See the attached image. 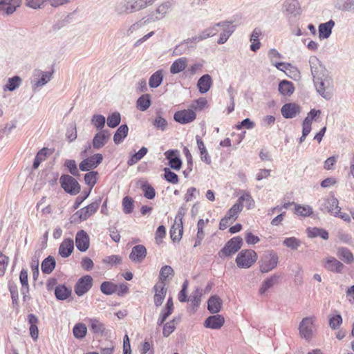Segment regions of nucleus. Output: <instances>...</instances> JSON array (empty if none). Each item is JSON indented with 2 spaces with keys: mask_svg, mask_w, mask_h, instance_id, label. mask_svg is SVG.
Instances as JSON below:
<instances>
[{
  "mask_svg": "<svg viewBox=\"0 0 354 354\" xmlns=\"http://www.w3.org/2000/svg\"><path fill=\"white\" fill-rule=\"evenodd\" d=\"M47 151L48 149L43 148L37 153L32 165L34 169L38 168L40 163L46 159Z\"/></svg>",
  "mask_w": 354,
  "mask_h": 354,
  "instance_id": "nucleus-55",
  "label": "nucleus"
},
{
  "mask_svg": "<svg viewBox=\"0 0 354 354\" xmlns=\"http://www.w3.org/2000/svg\"><path fill=\"white\" fill-rule=\"evenodd\" d=\"M163 80V73L162 70H158L153 73L149 80V85L151 88H156L158 87Z\"/></svg>",
  "mask_w": 354,
  "mask_h": 354,
  "instance_id": "nucleus-39",
  "label": "nucleus"
},
{
  "mask_svg": "<svg viewBox=\"0 0 354 354\" xmlns=\"http://www.w3.org/2000/svg\"><path fill=\"white\" fill-rule=\"evenodd\" d=\"M196 118V113L192 109H184L176 111L174 115L176 122L186 124L192 122Z\"/></svg>",
  "mask_w": 354,
  "mask_h": 354,
  "instance_id": "nucleus-13",
  "label": "nucleus"
},
{
  "mask_svg": "<svg viewBox=\"0 0 354 354\" xmlns=\"http://www.w3.org/2000/svg\"><path fill=\"white\" fill-rule=\"evenodd\" d=\"M151 106V99L149 94L141 95L137 100V108L141 111H146Z\"/></svg>",
  "mask_w": 354,
  "mask_h": 354,
  "instance_id": "nucleus-43",
  "label": "nucleus"
},
{
  "mask_svg": "<svg viewBox=\"0 0 354 354\" xmlns=\"http://www.w3.org/2000/svg\"><path fill=\"white\" fill-rule=\"evenodd\" d=\"M236 203H239L241 205V209H243V205L246 206L247 209H250L254 206V201L252 199V196L248 194L245 193L241 195L237 200Z\"/></svg>",
  "mask_w": 354,
  "mask_h": 354,
  "instance_id": "nucleus-41",
  "label": "nucleus"
},
{
  "mask_svg": "<svg viewBox=\"0 0 354 354\" xmlns=\"http://www.w3.org/2000/svg\"><path fill=\"white\" fill-rule=\"evenodd\" d=\"M147 256V249L142 245H136L132 248L129 259L134 263H141Z\"/></svg>",
  "mask_w": 354,
  "mask_h": 354,
  "instance_id": "nucleus-21",
  "label": "nucleus"
},
{
  "mask_svg": "<svg viewBox=\"0 0 354 354\" xmlns=\"http://www.w3.org/2000/svg\"><path fill=\"white\" fill-rule=\"evenodd\" d=\"M315 317L314 316L306 317L302 319L299 326V334L301 337L309 341L312 339L315 331Z\"/></svg>",
  "mask_w": 354,
  "mask_h": 354,
  "instance_id": "nucleus-7",
  "label": "nucleus"
},
{
  "mask_svg": "<svg viewBox=\"0 0 354 354\" xmlns=\"http://www.w3.org/2000/svg\"><path fill=\"white\" fill-rule=\"evenodd\" d=\"M338 257L345 263H351L354 261L353 253L346 248H342L338 250Z\"/></svg>",
  "mask_w": 354,
  "mask_h": 354,
  "instance_id": "nucleus-45",
  "label": "nucleus"
},
{
  "mask_svg": "<svg viewBox=\"0 0 354 354\" xmlns=\"http://www.w3.org/2000/svg\"><path fill=\"white\" fill-rule=\"evenodd\" d=\"M103 157L100 153H96L87 158L84 159L79 165L80 169L83 171H88L96 168L102 161Z\"/></svg>",
  "mask_w": 354,
  "mask_h": 354,
  "instance_id": "nucleus-12",
  "label": "nucleus"
},
{
  "mask_svg": "<svg viewBox=\"0 0 354 354\" xmlns=\"http://www.w3.org/2000/svg\"><path fill=\"white\" fill-rule=\"evenodd\" d=\"M324 267L329 271L341 272L344 265L334 257H329L326 259Z\"/></svg>",
  "mask_w": 354,
  "mask_h": 354,
  "instance_id": "nucleus-32",
  "label": "nucleus"
},
{
  "mask_svg": "<svg viewBox=\"0 0 354 354\" xmlns=\"http://www.w3.org/2000/svg\"><path fill=\"white\" fill-rule=\"evenodd\" d=\"M133 201L129 196H125L122 200L123 212L126 214H129L133 209Z\"/></svg>",
  "mask_w": 354,
  "mask_h": 354,
  "instance_id": "nucleus-54",
  "label": "nucleus"
},
{
  "mask_svg": "<svg viewBox=\"0 0 354 354\" xmlns=\"http://www.w3.org/2000/svg\"><path fill=\"white\" fill-rule=\"evenodd\" d=\"M307 235L309 238H315L320 236L324 240L328 239V232L322 228L319 227H308L306 229Z\"/></svg>",
  "mask_w": 354,
  "mask_h": 354,
  "instance_id": "nucleus-34",
  "label": "nucleus"
},
{
  "mask_svg": "<svg viewBox=\"0 0 354 354\" xmlns=\"http://www.w3.org/2000/svg\"><path fill=\"white\" fill-rule=\"evenodd\" d=\"M205 326L212 329L221 328V316L219 315L209 316L205 322Z\"/></svg>",
  "mask_w": 354,
  "mask_h": 354,
  "instance_id": "nucleus-38",
  "label": "nucleus"
},
{
  "mask_svg": "<svg viewBox=\"0 0 354 354\" xmlns=\"http://www.w3.org/2000/svg\"><path fill=\"white\" fill-rule=\"evenodd\" d=\"M97 172L93 171L86 173L84 176V181L91 188H92L97 182Z\"/></svg>",
  "mask_w": 354,
  "mask_h": 354,
  "instance_id": "nucleus-61",
  "label": "nucleus"
},
{
  "mask_svg": "<svg viewBox=\"0 0 354 354\" xmlns=\"http://www.w3.org/2000/svg\"><path fill=\"white\" fill-rule=\"evenodd\" d=\"M59 183L64 190L71 195H76L80 191V184L71 176L62 175L59 178Z\"/></svg>",
  "mask_w": 354,
  "mask_h": 354,
  "instance_id": "nucleus-8",
  "label": "nucleus"
},
{
  "mask_svg": "<svg viewBox=\"0 0 354 354\" xmlns=\"http://www.w3.org/2000/svg\"><path fill=\"white\" fill-rule=\"evenodd\" d=\"M335 26V21L332 19L323 24H320L318 28L319 37L321 39L328 38L332 32V29Z\"/></svg>",
  "mask_w": 354,
  "mask_h": 354,
  "instance_id": "nucleus-28",
  "label": "nucleus"
},
{
  "mask_svg": "<svg viewBox=\"0 0 354 354\" xmlns=\"http://www.w3.org/2000/svg\"><path fill=\"white\" fill-rule=\"evenodd\" d=\"M102 198L98 197L91 204L77 211L71 217V223H80L86 221L98 209Z\"/></svg>",
  "mask_w": 354,
  "mask_h": 354,
  "instance_id": "nucleus-3",
  "label": "nucleus"
},
{
  "mask_svg": "<svg viewBox=\"0 0 354 354\" xmlns=\"http://www.w3.org/2000/svg\"><path fill=\"white\" fill-rule=\"evenodd\" d=\"M144 192V196L148 199H153L155 197L156 192L154 188L149 183H145L142 185Z\"/></svg>",
  "mask_w": 354,
  "mask_h": 354,
  "instance_id": "nucleus-60",
  "label": "nucleus"
},
{
  "mask_svg": "<svg viewBox=\"0 0 354 354\" xmlns=\"http://www.w3.org/2000/svg\"><path fill=\"white\" fill-rule=\"evenodd\" d=\"M212 85V78L209 75L205 74L201 77L197 83V87L201 93H207Z\"/></svg>",
  "mask_w": 354,
  "mask_h": 354,
  "instance_id": "nucleus-29",
  "label": "nucleus"
},
{
  "mask_svg": "<svg viewBox=\"0 0 354 354\" xmlns=\"http://www.w3.org/2000/svg\"><path fill=\"white\" fill-rule=\"evenodd\" d=\"M317 93L324 99L329 100L332 98L333 81L329 74L313 80Z\"/></svg>",
  "mask_w": 354,
  "mask_h": 354,
  "instance_id": "nucleus-2",
  "label": "nucleus"
},
{
  "mask_svg": "<svg viewBox=\"0 0 354 354\" xmlns=\"http://www.w3.org/2000/svg\"><path fill=\"white\" fill-rule=\"evenodd\" d=\"M301 244V241L294 236L286 238L283 241V245L293 250H297L300 247Z\"/></svg>",
  "mask_w": 354,
  "mask_h": 354,
  "instance_id": "nucleus-48",
  "label": "nucleus"
},
{
  "mask_svg": "<svg viewBox=\"0 0 354 354\" xmlns=\"http://www.w3.org/2000/svg\"><path fill=\"white\" fill-rule=\"evenodd\" d=\"M121 121L120 114L118 112H114L107 118V125L111 128H115L119 125Z\"/></svg>",
  "mask_w": 354,
  "mask_h": 354,
  "instance_id": "nucleus-51",
  "label": "nucleus"
},
{
  "mask_svg": "<svg viewBox=\"0 0 354 354\" xmlns=\"http://www.w3.org/2000/svg\"><path fill=\"white\" fill-rule=\"evenodd\" d=\"M167 160H169V165L175 170H179L182 166V161L179 157V151L177 149H169L165 152Z\"/></svg>",
  "mask_w": 354,
  "mask_h": 354,
  "instance_id": "nucleus-19",
  "label": "nucleus"
},
{
  "mask_svg": "<svg viewBox=\"0 0 354 354\" xmlns=\"http://www.w3.org/2000/svg\"><path fill=\"white\" fill-rule=\"evenodd\" d=\"M64 166L73 176L79 175V171L74 160H66L64 162Z\"/></svg>",
  "mask_w": 354,
  "mask_h": 354,
  "instance_id": "nucleus-64",
  "label": "nucleus"
},
{
  "mask_svg": "<svg viewBox=\"0 0 354 354\" xmlns=\"http://www.w3.org/2000/svg\"><path fill=\"white\" fill-rule=\"evenodd\" d=\"M174 3V0H167L162 2L157 7L154 12L147 17L146 22L151 23L163 19L172 9Z\"/></svg>",
  "mask_w": 354,
  "mask_h": 354,
  "instance_id": "nucleus-5",
  "label": "nucleus"
},
{
  "mask_svg": "<svg viewBox=\"0 0 354 354\" xmlns=\"http://www.w3.org/2000/svg\"><path fill=\"white\" fill-rule=\"evenodd\" d=\"M100 290L104 294L110 295L117 290V286L110 281H104L100 286Z\"/></svg>",
  "mask_w": 354,
  "mask_h": 354,
  "instance_id": "nucleus-49",
  "label": "nucleus"
},
{
  "mask_svg": "<svg viewBox=\"0 0 354 354\" xmlns=\"http://www.w3.org/2000/svg\"><path fill=\"white\" fill-rule=\"evenodd\" d=\"M153 124L156 128L164 131L167 127V121L161 116L158 115L153 122Z\"/></svg>",
  "mask_w": 354,
  "mask_h": 354,
  "instance_id": "nucleus-63",
  "label": "nucleus"
},
{
  "mask_svg": "<svg viewBox=\"0 0 354 354\" xmlns=\"http://www.w3.org/2000/svg\"><path fill=\"white\" fill-rule=\"evenodd\" d=\"M196 140L198 145V150L200 151L201 159L202 161L209 164L211 162V158L208 155V152L206 149V147L201 139V138L198 136H196Z\"/></svg>",
  "mask_w": 354,
  "mask_h": 354,
  "instance_id": "nucleus-35",
  "label": "nucleus"
},
{
  "mask_svg": "<svg viewBox=\"0 0 354 354\" xmlns=\"http://www.w3.org/2000/svg\"><path fill=\"white\" fill-rule=\"evenodd\" d=\"M129 128L127 124L121 125L113 136V141L116 145L121 143L127 136Z\"/></svg>",
  "mask_w": 354,
  "mask_h": 354,
  "instance_id": "nucleus-37",
  "label": "nucleus"
},
{
  "mask_svg": "<svg viewBox=\"0 0 354 354\" xmlns=\"http://www.w3.org/2000/svg\"><path fill=\"white\" fill-rule=\"evenodd\" d=\"M239 24L237 17H232L230 20L223 21V44L232 35Z\"/></svg>",
  "mask_w": 354,
  "mask_h": 354,
  "instance_id": "nucleus-14",
  "label": "nucleus"
},
{
  "mask_svg": "<svg viewBox=\"0 0 354 354\" xmlns=\"http://www.w3.org/2000/svg\"><path fill=\"white\" fill-rule=\"evenodd\" d=\"M183 227L182 223H174L170 230L171 239L174 241H180L183 235Z\"/></svg>",
  "mask_w": 354,
  "mask_h": 354,
  "instance_id": "nucleus-42",
  "label": "nucleus"
},
{
  "mask_svg": "<svg viewBox=\"0 0 354 354\" xmlns=\"http://www.w3.org/2000/svg\"><path fill=\"white\" fill-rule=\"evenodd\" d=\"M71 294V289L68 288L64 285H59L55 287V295L59 300L66 299Z\"/></svg>",
  "mask_w": 354,
  "mask_h": 354,
  "instance_id": "nucleus-40",
  "label": "nucleus"
},
{
  "mask_svg": "<svg viewBox=\"0 0 354 354\" xmlns=\"http://www.w3.org/2000/svg\"><path fill=\"white\" fill-rule=\"evenodd\" d=\"M295 86L292 82L283 80L279 84V92L283 96H290L295 91Z\"/></svg>",
  "mask_w": 354,
  "mask_h": 354,
  "instance_id": "nucleus-30",
  "label": "nucleus"
},
{
  "mask_svg": "<svg viewBox=\"0 0 354 354\" xmlns=\"http://www.w3.org/2000/svg\"><path fill=\"white\" fill-rule=\"evenodd\" d=\"M55 260L54 257L48 256L41 263V271L44 274H50L55 268Z\"/></svg>",
  "mask_w": 354,
  "mask_h": 354,
  "instance_id": "nucleus-36",
  "label": "nucleus"
},
{
  "mask_svg": "<svg viewBox=\"0 0 354 354\" xmlns=\"http://www.w3.org/2000/svg\"><path fill=\"white\" fill-rule=\"evenodd\" d=\"M77 248L81 252H85L89 247V236L84 230L77 232L75 236Z\"/></svg>",
  "mask_w": 354,
  "mask_h": 354,
  "instance_id": "nucleus-23",
  "label": "nucleus"
},
{
  "mask_svg": "<svg viewBox=\"0 0 354 354\" xmlns=\"http://www.w3.org/2000/svg\"><path fill=\"white\" fill-rule=\"evenodd\" d=\"M241 211L242 209H241V205L239 203H236L233 205L223 218V230L235 221Z\"/></svg>",
  "mask_w": 354,
  "mask_h": 354,
  "instance_id": "nucleus-15",
  "label": "nucleus"
},
{
  "mask_svg": "<svg viewBox=\"0 0 354 354\" xmlns=\"http://www.w3.org/2000/svg\"><path fill=\"white\" fill-rule=\"evenodd\" d=\"M188 59L185 57H180L176 59L171 65L169 71L175 75L183 71L187 66Z\"/></svg>",
  "mask_w": 354,
  "mask_h": 354,
  "instance_id": "nucleus-26",
  "label": "nucleus"
},
{
  "mask_svg": "<svg viewBox=\"0 0 354 354\" xmlns=\"http://www.w3.org/2000/svg\"><path fill=\"white\" fill-rule=\"evenodd\" d=\"M281 112L286 119H290L296 117L301 112V107L295 103H286L282 106Z\"/></svg>",
  "mask_w": 354,
  "mask_h": 354,
  "instance_id": "nucleus-20",
  "label": "nucleus"
},
{
  "mask_svg": "<svg viewBox=\"0 0 354 354\" xmlns=\"http://www.w3.org/2000/svg\"><path fill=\"white\" fill-rule=\"evenodd\" d=\"M19 280L21 284V294L24 295V300L26 301L28 297L29 292V285L28 281V271L25 269H22L19 275Z\"/></svg>",
  "mask_w": 354,
  "mask_h": 354,
  "instance_id": "nucleus-33",
  "label": "nucleus"
},
{
  "mask_svg": "<svg viewBox=\"0 0 354 354\" xmlns=\"http://www.w3.org/2000/svg\"><path fill=\"white\" fill-rule=\"evenodd\" d=\"M257 260V254L253 250H241L236 258L239 268H248L251 267Z\"/></svg>",
  "mask_w": 354,
  "mask_h": 354,
  "instance_id": "nucleus-6",
  "label": "nucleus"
},
{
  "mask_svg": "<svg viewBox=\"0 0 354 354\" xmlns=\"http://www.w3.org/2000/svg\"><path fill=\"white\" fill-rule=\"evenodd\" d=\"M157 0H122L118 3L115 11L119 15L133 13L151 6Z\"/></svg>",
  "mask_w": 354,
  "mask_h": 354,
  "instance_id": "nucleus-1",
  "label": "nucleus"
},
{
  "mask_svg": "<svg viewBox=\"0 0 354 354\" xmlns=\"http://www.w3.org/2000/svg\"><path fill=\"white\" fill-rule=\"evenodd\" d=\"M301 12L300 3L297 0H286L283 4V13L290 20L299 16Z\"/></svg>",
  "mask_w": 354,
  "mask_h": 354,
  "instance_id": "nucleus-9",
  "label": "nucleus"
},
{
  "mask_svg": "<svg viewBox=\"0 0 354 354\" xmlns=\"http://www.w3.org/2000/svg\"><path fill=\"white\" fill-rule=\"evenodd\" d=\"M242 243L243 239L241 237H233L223 248V254L229 256L236 253L241 248Z\"/></svg>",
  "mask_w": 354,
  "mask_h": 354,
  "instance_id": "nucleus-18",
  "label": "nucleus"
},
{
  "mask_svg": "<svg viewBox=\"0 0 354 354\" xmlns=\"http://www.w3.org/2000/svg\"><path fill=\"white\" fill-rule=\"evenodd\" d=\"M109 132L108 130H102L97 132L92 141L93 147L95 149H100L106 143L109 138Z\"/></svg>",
  "mask_w": 354,
  "mask_h": 354,
  "instance_id": "nucleus-24",
  "label": "nucleus"
},
{
  "mask_svg": "<svg viewBox=\"0 0 354 354\" xmlns=\"http://www.w3.org/2000/svg\"><path fill=\"white\" fill-rule=\"evenodd\" d=\"M339 208H340V207H339V201L333 196L324 199L320 205V210L322 212L330 213L333 216H335V212L337 211Z\"/></svg>",
  "mask_w": 354,
  "mask_h": 354,
  "instance_id": "nucleus-17",
  "label": "nucleus"
},
{
  "mask_svg": "<svg viewBox=\"0 0 354 354\" xmlns=\"http://www.w3.org/2000/svg\"><path fill=\"white\" fill-rule=\"evenodd\" d=\"M91 124L97 129H102L105 125L106 119L102 115H94L91 118Z\"/></svg>",
  "mask_w": 354,
  "mask_h": 354,
  "instance_id": "nucleus-53",
  "label": "nucleus"
},
{
  "mask_svg": "<svg viewBox=\"0 0 354 354\" xmlns=\"http://www.w3.org/2000/svg\"><path fill=\"white\" fill-rule=\"evenodd\" d=\"M174 274L173 268L169 266H164L161 268L159 274V282H165V281L169 277Z\"/></svg>",
  "mask_w": 354,
  "mask_h": 354,
  "instance_id": "nucleus-52",
  "label": "nucleus"
},
{
  "mask_svg": "<svg viewBox=\"0 0 354 354\" xmlns=\"http://www.w3.org/2000/svg\"><path fill=\"white\" fill-rule=\"evenodd\" d=\"M295 214L301 216H308L313 214V209L309 205H295Z\"/></svg>",
  "mask_w": 354,
  "mask_h": 354,
  "instance_id": "nucleus-56",
  "label": "nucleus"
},
{
  "mask_svg": "<svg viewBox=\"0 0 354 354\" xmlns=\"http://www.w3.org/2000/svg\"><path fill=\"white\" fill-rule=\"evenodd\" d=\"M164 176L167 181L172 184H176L178 183V177L176 174L171 171L169 168L165 167L164 169Z\"/></svg>",
  "mask_w": 354,
  "mask_h": 354,
  "instance_id": "nucleus-59",
  "label": "nucleus"
},
{
  "mask_svg": "<svg viewBox=\"0 0 354 354\" xmlns=\"http://www.w3.org/2000/svg\"><path fill=\"white\" fill-rule=\"evenodd\" d=\"M342 323V317L340 314H335L329 317V326L332 329L338 328Z\"/></svg>",
  "mask_w": 354,
  "mask_h": 354,
  "instance_id": "nucleus-58",
  "label": "nucleus"
},
{
  "mask_svg": "<svg viewBox=\"0 0 354 354\" xmlns=\"http://www.w3.org/2000/svg\"><path fill=\"white\" fill-rule=\"evenodd\" d=\"M73 333L75 338L83 339L87 333V328L84 324L77 323L73 328Z\"/></svg>",
  "mask_w": 354,
  "mask_h": 354,
  "instance_id": "nucleus-44",
  "label": "nucleus"
},
{
  "mask_svg": "<svg viewBox=\"0 0 354 354\" xmlns=\"http://www.w3.org/2000/svg\"><path fill=\"white\" fill-rule=\"evenodd\" d=\"M148 152V149L145 147H142L137 153H134L129 159L127 164L132 166L140 160Z\"/></svg>",
  "mask_w": 354,
  "mask_h": 354,
  "instance_id": "nucleus-47",
  "label": "nucleus"
},
{
  "mask_svg": "<svg viewBox=\"0 0 354 354\" xmlns=\"http://www.w3.org/2000/svg\"><path fill=\"white\" fill-rule=\"evenodd\" d=\"M21 83V79L19 76H14L8 79L3 90L13 91L20 86Z\"/></svg>",
  "mask_w": 354,
  "mask_h": 354,
  "instance_id": "nucleus-46",
  "label": "nucleus"
},
{
  "mask_svg": "<svg viewBox=\"0 0 354 354\" xmlns=\"http://www.w3.org/2000/svg\"><path fill=\"white\" fill-rule=\"evenodd\" d=\"M189 47L187 46V43H185V41L184 40L183 42L180 43V44L177 45L173 52L172 55L173 56H179L184 53H185L188 50Z\"/></svg>",
  "mask_w": 354,
  "mask_h": 354,
  "instance_id": "nucleus-62",
  "label": "nucleus"
},
{
  "mask_svg": "<svg viewBox=\"0 0 354 354\" xmlns=\"http://www.w3.org/2000/svg\"><path fill=\"white\" fill-rule=\"evenodd\" d=\"M74 249L73 241L71 239L64 240L59 245V254L62 257H69Z\"/></svg>",
  "mask_w": 354,
  "mask_h": 354,
  "instance_id": "nucleus-27",
  "label": "nucleus"
},
{
  "mask_svg": "<svg viewBox=\"0 0 354 354\" xmlns=\"http://www.w3.org/2000/svg\"><path fill=\"white\" fill-rule=\"evenodd\" d=\"M93 278L89 275H85L78 279L75 285V292L79 296L85 295L92 287Z\"/></svg>",
  "mask_w": 354,
  "mask_h": 354,
  "instance_id": "nucleus-11",
  "label": "nucleus"
},
{
  "mask_svg": "<svg viewBox=\"0 0 354 354\" xmlns=\"http://www.w3.org/2000/svg\"><path fill=\"white\" fill-rule=\"evenodd\" d=\"M279 279V275L274 274L265 279L259 289V294L261 296L264 295L269 289L277 283Z\"/></svg>",
  "mask_w": 354,
  "mask_h": 354,
  "instance_id": "nucleus-25",
  "label": "nucleus"
},
{
  "mask_svg": "<svg viewBox=\"0 0 354 354\" xmlns=\"http://www.w3.org/2000/svg\"><path fill=\"white\" fill-rule=\"evenodd\" d=\"M219 299L215 296L212 297L207 302V308L211 313H216L220 310L221 304Z\"/></svg>",
  "mask_w": 354,
  "mask_h": 354,
  "instance_id": "nucleus-50",
  "label": "nucleus"
},
{
  "mask_svg": "<svg viewBox=\"0 0 354 354\" xmlns=\"http://www.w3.org/2000/svg\"><path fill=\"white\" fill-rule=\"evenodd\" d=\"M87 322L90 325L91 331L93 333L103 335L105 330L104 324L97 318H88Z\"/></svg>",
  "mask_w": 354,
  "mask_h": 354,
  "instance_id": "nucleus-31",
  "label": "nucleus"
},
{
  "mask_svg": "<svg viewBox=\"0 0 354 354\" xmlns=\"http://www.w3.org/2000/svg\"><path fill=\"white\" fill-rule=\"evenodd\" d=\"M309 64L313 80L319 77H323L324 76L329 74L325 66L316 56L310 57Z\"/></svg>",
  "mask_w": 354,
  "mask_h": 354,
  "instance_id": "nucleus-10",
  "label": "nucleus"
},
{
  "mask_svg": "<svg viewBox=\"0 0 354 354\" xmlns=\"http://www.w3.org/2000/svg\"><path fill=\"white\" fill-rule=\"evenodd\" d=\"M53 71H38L37 74L35 75L38 76L37 79H35L32 82V88L36 91L50 81L52 79Z\"/></svg>",
  "mask_w": 354,
  "mask_h": 354,
  "instance_id": "nucleus-16",
  "label": "nucleus"
},
{
  "mask_svg": "<svg viewBox=\"0 0 354 354\" xmlns=\"http://www.w3.org/2000/svg\"><path fill=\"white\" fill-rule=\"evenodd\" d=\"M279 257L273 250L266 252L259 261V270L261 273H268L274 270L278 264Z\"/></svg>",
  "mask_w": 354,
  "mask_h": 354,
  "instance_id": "nucleus-4",
  "label": "nucleus"
},
{
  "mask_svg": "<svg viewBox=\"0 0 354 354\" xmlns=\"http://www.w3.org/2000/svg\"><path fill=\"white\" fill-rule=\"evenodd\" d=\"M8 288L10 292L12 304L14 306H18L19 293L17 285L14 283H9Z\"/></svg>",
  "mask_w": 354,
  "mask_h": 354,
  "instance_id": "nucleus-57",
  "label": "nucleus"
},
{
  "mask_svg": "<svg viewBox=\"0 0 354 354\" xmlns=\"http://www.w3.org/2000/svg\"><path fill=\"white\" fill-rule=\"evenodd\" d=\"M154 295V304L156 306H160L163 303L165 299L167 288H165V282H158L153 287Z\"/></svg>",
  "mask_w": 354,
  "mask_h": 354,
  "instance_id": "nucleus-22",
  "label": "nucleus"
}]
</instances>
